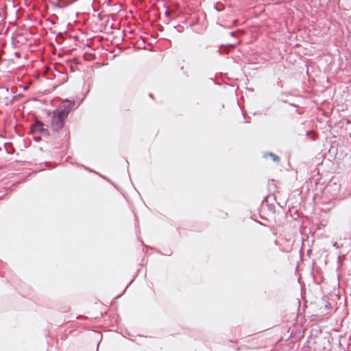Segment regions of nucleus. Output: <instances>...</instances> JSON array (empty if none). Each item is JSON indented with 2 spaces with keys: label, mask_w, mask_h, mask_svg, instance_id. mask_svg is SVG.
<instances>
[{
  "label": "nucleus",
  "mask_w": 351,
  "mask_h": 351,
  "mask_svg": "<svg viewBox=\"0 0 351 351\" xmlns=\"http://www.w3.org/2000/svg\"><path fill=\"white\" fill-rule=\"evenodd\" d=\"M67 117L61 114L59 111L55 110L53 112L52 117L49 123V126L54 132L60 131L64 125V121Z\"/></svg>",
  "instance_id": "1"
},
{
  "label": "nucleus",
  "mask_w": 351,
  "mask_h": 351,
  "mask_svg": "<svg viewBox=\"0 0 351 351\" xmlns=\"http://www.w3.org/2000/svg\"><path fill=\"white\" fill-rule=\"evenodd\" d=\"M77 106H75L74 101L66 99L63 101L62 104L57 108L56 110L63 116L67 117L71 111L76 109Z\"/></svg>",
  "instance_id": "2"
},
{
  "label": "nucleus",
  "mask_w": 351,
  "mask_h": 351,
  "mask_svg": "<svg viewBox=\"0 0 351 351\" xmlns=\"http://www.w3.org/2000/svg\"><path fill=\"white\" fill-rule=\"evenodd\" d=\"M33 130L34 131H38L40 133L46 135H49V132L47 129L44 128V123L42 121H38L33 125Z\"/></svg>",
  "instance_id": "3"
},
{
  "label": "nucleus",
  "mask_w": 351,
  "mask_h": 351,
  "mask_svg": "<svg viewBox=\"0 0 351 351\" xmlns=\"http://www.w3.org/2000/svg\"><path fill=\"white\" fill-rule=\"evenodd\" d=\"M267 156H269L274 162H278L280 160L279 157L274 153L269 152V153L265 154V157H267Z\"/></svg>",
  "instance_id": "4"
},
{
  "label": "nucleus",
  "mask_w": 351,
  "mask_h": 351,
  "mask_svg": "<svg viewBox=\"0 0 351 351\" xmlns=\"http://www.w3.org/2000/svg\"><path fill=\"white\" fill-rule=\"evenodd\" d=\"M303 300H304V307H306L307 306V300H306L305 298L303 297Z\"/></svg>",
  "instance_id": "5"
},
{
  "label": "nucleus",
  "mask_w": 351,
  "mask_h": 351,
  "mask_svg": "<svg viewBox=\"0 0 351 351\" xmlns=\"http://www.w3.org/2000/svg\"><path fill=\"white\" fill-rule=\"evenodd\" d=\"M56 6H57V7H59V8H62V6L60 5V3H57V4H56Z\"/></svg>",
  "instance_id": "6"
},
{
  "label": "nucleus",
  "mask_w": 351,
  "mask_h": 351,
  "mask_svg": "<svg viewBox=\"0 0 351 351\" xmlns=\"http://www.w3.org/2000/svg\"><path fill=\"white\" fill-rule=\"evenodd\" d=\"M304 241H305V239L304 238H302V245H304Z\"/></svg>",
  "instance_id": "7"
},
{
  "label": "nucleus",
  "mask_w": 351,
  "mask_h": 351,
  "mask_svg": "<svg viewBox=\"0 0 351 351\" xmlns=\"http://www.w3.org/2000/svg\"><path fill=\"white\" fill-rule=\"evenodd\" d=\"M230 34H231L232 36H234V32H232L230 33Z\"/></svg>",
  "instance_id": "8"
},
{
  "label": "nucleus",
  "mask_w": 351,
  "mask_h": 351,
  "mask_svg": "<svg viewBox=\"0 0 351 351\" xmlns=\"http://www.w3.org/2000/svg\"><path fill=\"white\" fill-rule=\"evenodd\" d=\"M149 97H153V95L152 93L149 94Z\"/></svg>",
  "instance_id": "9"
},
{
  "label": "nucleus",
  "mask_w": 351,
  "mask_h": 351,
  "mask_svg": "<svg viewBox=\"0 0 351 351\" xmlns=\"http://www.w3.org/2000/svg\"><path fill=\"white\" fill-rule=\"evenodd\" d=\"M304 230H305V228H304L302 229V230H301V233H302V232H303Z\"/></svg>",
  "instance_id": "10"
}]
</instances>
